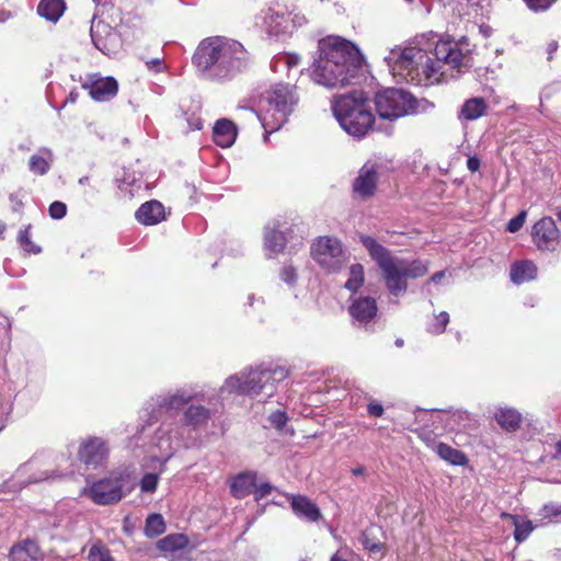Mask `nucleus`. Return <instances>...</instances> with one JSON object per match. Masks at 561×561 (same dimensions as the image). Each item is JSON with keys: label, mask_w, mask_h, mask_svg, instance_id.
<instances>
[{"label": "nucleus", "mask_w": 561, "mask_h": 561, "mask_svg": "<svg viewBox=\"0 0 561 561\" xmlns=\"http://www.w3.org/2000/svg\"><path fill=\"white\" fill-rule=\"evenodd\" d=\"M243 59L242 45L221 36L203 39L193 55V64L203 77L211 80L233 77L242 69Z\"/></svg>", "instance_id": "7ed1b4c3"}, {"label": "nucleus", "mask_w": 561, "mask_h": 561, "mask_svg": "<svg viewBox=\"0 0 561 561\" xmlns=\"http://www.w3.org/2000/svg\"><path fill=\"white\" fill-rule=\"evenodd\" d=\"M527 217V213L522 210L517 216L512 218L507 224V231L515 233L517 232L525 224Z\"/></svg>", "instance_id": "49530a36"}, {"label": "nucleus", "mask_w": 561, "mask_h": 561, "mask_svg": "<svg viewBox=\"0 0 561 561\" xmlns=\"http://www.w3.org/2000/svg\"><path fill=\"white\" fill-rule=\"evenodd\" d=\"M89 183V178L88 176H82L80 180H79V184L81 185H85Z\"/></svg>", "instance_id": "680f3d73"}, {"label": "nucleus", "mask_w": 561, "mask_h": 561, "mask_svg": "<svg viewBox=\"0 0 561 561\" xmlns=\"http://www.w3.org/2000/svg\"><path fill=\"white\" fill-rule=\"evenodd\" d=\"M559 221L561 222V213L558 214Z\"/></svg>", "instance_id": "774afa93"}, {"label": "nucleus", "mask_w": 561, "mask_h": 561, "mask_svg": "<svg viewBox=\"0 0 561 561\" xmlns=\"http://www.w3.org/2000/svg\"><path fill=\"white\" fill-rule=\"evenodd\" d=\"M379 119L396 121L402 116L416 114L427 108L428 102L416 100L402 89H386L375 96Z\"/></svg>", "instance_id": "1a4fd4ad"}, {"label": "nucleus", "mask_w": 561, "mask_h": 561, "mask_svg": "<svg viewBox=\"0 0 561 561\" xmlns=\"http://www.w3.org/2000/svg\"><path fill=\"white\" fill-rule=\"evenodd\" d=\"M272 490V486L268 483H262L259 486L255 485L253 492H255L260 497L267 495Z\"/></svg>", "instance_id": "5fc2aeb1"}, {"label": "nucleus", "mask_w": 561, "mask_h": 561, "mask_svg": "<svg viewBox=\"0 0 561 561\" xmlns=\"http://www.w3.org/2000/svg\"><path fill=\"white\" fill-rule=\"evenodd\" d=\"M38 461L36 458H32L27 462L19 467L13 476L12 482H7L5 486H13V492L20 491L23 486L30 483H36L39 481L47 480L49 478L47 471L35 472L37 469Z\"/></svg>", "instance_id": "a211bd4d"}, {"label": "nucleus", "mask_w": 561, "mask_h": 561, "mask_svg": "<svg viewBox=\"0 0 561 561\" xmlns=\"http://www.w3.org/2000/svg\"><path fill=\"white\" fill-rule=\"evenodd\" d=\"M136 219L146 226H153L165 219L164 206L156 201L144 203L135 214Z\"/></svg>", "instance_id": "4be33fe9"}, {"label": "nucleus", "mask_w": 561, "mask_h": 561, "mask_svg": "<svg viewBox=\"0 0 561 561\" xmlns=\"http://www.w3.org/2000/svg\"><path fill=\"white\" fill-rule=\"evenodd\" d=\"M531 241L542 252H554L560 243V230L556 221L545 216L536 221L530 231Z\"/></svg>", "instance_id": "2eb2a0df"}, {"label": "nucleus", "mask_w": 561, "mask_h": 561, "mask_svg": "<svg viewBox=\"0 0 561 561\" xmlns=\"http://www.w3.org/2000/svg\"><path fill=\"white\" fill-rule=\"evenodd\" d=\"M54 162V153L47 147H41L30 157L28 169L37 175H45L51 168Z\"/></svg>", "instance_id": "b1692460"}, {"label": "nucleus", "mask_w": 561, "mask_h": 561, "mask_svg": "<svg viewBox=\"0 0 561 561\" xmlns=\"http://www.w3.org/2000/svg\"><path fill=\"white\" fill-rule=\"evenodd\" d=\"M352 472L355 476L362 474L364 472V468H362V467L355 468V469H353Z\"/></svg>", "instance_id": "052dcab7"}, {"label": "nucleus", "mask_w": 561, "mask_h": 561, "mask_svg": "<svg viewBox=\"0 0 561 561\" xmlns=\"http://www.w3.org/2000/svg\"><path fill=\"white\" fill-rule=\"evenodd\" d=\"M557 450H558V454H560V455H561V442H560V443H558V445H557Z\"/></svg>", "instance_id": "69168bd1"}, {"label": "nucleus", "mask_w": 561, "mask_h": 561, "mask_svg": "<svg viewBox=\"0 0 561 561\" xmlns=\"http://www.w3.org/2000/svg\"><path fill=\"white\" fill-rule=\"evenodd\" d=\"M279 276L280 279L289 286H294L298 278L296 268L290 264H286L283 266Z\"/></svg>", "instance_id": "79ce46f5"}, {"label": "nucleus", "mask_w": 561, "mask_h": 561, "mask_svg": "<svg viewBox=\"0 0 561 561\" xmlns=\"http://www.w3.org/2000/svg\"><path fill=\"white\" fill-rule=\"evenodd\" d=\"M194 400H204V396L192 388H178L148 401L141 411V417L157 419L158 411L178 412Z\"/></svg>", "instance_id": "9d476101"}, {"label": "nucleus", "mask_w": 561, "mask_h": 561, "mask_svg": "<svg viewBox=\"0 0 561 561\" xmlns=\"http://www.w3.org/2000/svg\"><path fill=\"white\" fill-rule=\"evenodd\" d=\"M67 206L61 202H54L49 206V216L53 219H61L66 216Z\"/></svg>", "instance_id": "de8ad7c7"}, {"label": "nucleus", "mask_w": 561, "mask_h": 561, "mask_svg": "<svg viewBox=\"0 0 561 561\" xmlns=\"http://www.w3.org/2000/svg\"><path fill=\"white\" fill-rule=\"evenodd\" d=\"M108 455V447L100 437H89L82 440L79 448V458L85 465H102Z\"/></svg>", "instance_id": "6ab92c4d"}, {"label": "nucleus", "mask_w": 561, "mask_h": 561, "mask_svg": "<svg viewBox=\"0 0 561 561\" xmlns=\"http://www.w3.org/2000/svg\"><path fill=\"white\" fill-rule=\"evenodd\" d=\"M363 546L370 553H378L381 551V543L379 542H370L366 537L363 539Z\"/></svg>", "instance_id": "603ef678"}, {"label": "nucleus", "mask_w": 561, "mask_h": 561, "mask_svg": "<svg viewBox=\"0 0 561 561\" xmlns=\"http://www.w3.org/2000/svg\"><path fill=\"white\" fill-rule=\"evenodd\" d=\"M449 322V314L445 311L435 316L434 320L428 324V331L434 334L443 333Z\"/></svg>", "instance_id": "ea45409f"}, {"label": "nucleus", "mask_w": 561, "mask_h": 561, "mask_svg": "<svg viewBox=\"0 0 561 561\" xmlns=\"http://www.w3.org/2000/svg\"><path fill=\"white\" fill-rule=\"evenodd\" d=\"M188 545V539L182 534L168 535L157 542L159 550L168 553L175 552L185 548Z\"/></svg>", "instance_id": "72a5a7b5"}, {"label": "nucleus", "mask_w": 561, "mask_h": 561, "mask_svg": "<svg viewBox=\"0 0 561 561\" xmlns=\"http://www.w3.org/2000/svg\"><path fill=\"white\" fill-rule=\"evenodd\" d=\"M288 371L284 367L256 366L241 370L228 377L219 389L221 401L230 400L233 396H257L264 389H274L275 382L284 380Z\"/></svg>", "instance_id": "39448f33"}, {"label": "nucleus", "mask_w": 561, "mask_h": 561, "mask_svg": "<svg viewBox=\"0 0 561 561\" xmlns=\"http://www.w3.org/2000/svg\"><path fill=\"white\" fill-rule=\"evenodd\" d=\"M300 62V58L298 55L295 54H287L284 56H280L276 64L277 66L286 67L288 70L296 68Z\"/></svg>", "instance_id": "a18cd8bd"}, {"label": "nucleus", "mask_w": 561, "mask_h": 561, "mask_svg": "<svg viewBox=\"0 0 561 561\" xmlns=\"http://www.w3.org/2000/svg\"><path fill=\"white\" fill-rule=\"evenodd\" d=\"M82 88L96 102H106L113 99L118 91V84L114 78L101 77L99 75L88 76L82 83Z\"/></svg>", "instance_id": "f3484780"}, {"label": "nucleus", "mask_w": 561, "mask_h": 561, "mask_svg": "<svg viewBox=\"0 0 561 561\" xmlns=\"http://www.w3.org/2000/svg\"><path fill=\"white\" fill-rule=\"evenodd\" d=\"M363 56L352 43L340 37L319 42V57L311 70L312 80L329 89L347 85L363 66Z\"/></svg>", "instance_id": "f257e3e1"}, {"label": "nucleus", "mask_w": 561, "mask_h": 561, "mask_svg": "<svg viewBox=\"0 0 561 561\" xmlns=\"http://www.w3.org/2000/svg\"><path fill=\"white\" fill-rule=\"evenodd\" d=\"M254 299H255V298H254V296H253V295H250V296L248 297V301H249V305H250V306H252V305H253Z\"/></svg>", "instance_id": "0e129e2a"}, {"label": "nucleus", "mask_w": 561, "mask_h": 561, "mask_svg": "<svg viewBox=\"0 0 561 561\" xmlns=\"http://www.w3.org/2000/svg\"><path fill=\"white\" fill-rule=\"evenodd\" d=\"M195 128H196V129H201V128H202V123H201V122H198V123L195 125Z\"/></svg>", "instance_id": "338daca9"}, {"label": "nucleus", "mask_w": 561, "mask_h": 561, "mask_svg": "<svg viewBox=\"0 0 561 561\" xmlns=\"http://www.w3.org/2000/svg\"><path fill=\"white\" fill-rule=\"evenodd\" d=\"M7 226L4 222L0 221V237L2 238L3 232L5 231Z\"/></svg>", "instance_id": "e2e57ef3"}, {"label": "nucleus", "mask_w": 561, "mask_h": 561, "mask_svg": "<svg viewBox=\"0 0 561 561\" xmlns=\"http://www.w3.org/2000/svg\"><path fill=\"white\" fill-rule=\"evenodd\" d=\"M213 138L217 146L221 148L231 147L237 138V127L230 119H218L213 128Z\"/></svg>", "instance_id": "5701e85b"}, {"label": "nucleus", "mask_w": 561, "mask_h": 561, "mask_svg": "<svg viewBox=\"0 0 561 561\" xmlns=\"http://www.w3.org/2000/svg\"><path fill=\"white\" fill-rule=\"evenodd\" d=\"M467 167L471 172H476L480 168V160L477 157H470L467 161Z\"/></svg>", "instance_id": "6e6d98bb"}, {"label": "nucleus", "mask_w": 561, "mask_h": 561, "mask_svg": "<svg viewBox=\"0 0 561 561\" xmlns=\"http://www.w3.org/2000/svg\"><path fill=\"white\" fill-rule=\"evenodd\" d=\"M210 410L201 404L188 405L179 423L162 424L156 433L154 444L160 451L159 456H153L152 461L157 462L160 471L163 470L165 462L171 458L176 447L184 438L187 427L197 428L208 422Z\"/></svg>", "instance_id": "423d86ee"}, {"label": "nucleus", "mask_w": 561, "mask_h": 561, "mask_svg": "<svg viewBox=\"0 0 561 561\" xmlns=\"http://www.w3.org/2000/svg\"><path fill=\"white\" fill-rule=\"evenodd\" d=\"M368 414L379 417L383 414V407L378 402H370L367 407Z\"/></svg>", "instance_id": "3c124183"}, {"label": "nucleus", "mask_w": 561, "mask_h": 561, "mask_svg": "<svg viewBox=\"0 0 561 561\" xmlns=\"http://www.w3.org/2000/svg\"><path fill=\"white\" fill-rule=\"evenodd\" d=\"M556 0H524L526 5L535 12L545 11L551 7Z\"/></svg>", "instance_id": "09e8293b"}, {"label": "nucleus", "mask_w": 561, "mask_h": 561, "mask_svg": "<svg viewBox=\"0 0 561 561\" xmlns=\"http://www.w3.org/2000/svg\"><path fill=\"white\" fill-rule=\"evenodd\" d=\"M64 11V0H42L37 7L38 14L51 22L58 21Z\"/></svg>", "instance_id": "473e14b6"}, {"label": "nucleus", "mask_w": 561, "mask_h": 561, "mask_svg": "<svg viewBox=\"0 0 561 561\" xmlns=\"http://www.w3.org/2000/svg\"><path fill=\"white\" fill-rule=\"evenodd\" d=\"M298 101L296 88L291 84L277 83L262 94L259 118L266 134L287 123Z\"/></svg>", "instance_id": "6e6552de"}, {"label": "nucleus", "mask_w": 561, "mask_h": 561, "mask_svg": "<svg viewBox=\"0 0 561 561\" xmlns=\"http://www.w3.org/2000/svg\"><path fill=\"white\" fill-rule=\"evenodd\" d=\"M146 66L149 70L154 71V72H160L163 70V64H162L161 59H159V58L148 60L146 62Z\"/></svg>", "instance_id": "864d4df0"}, {"label": "nucleus", "mask_w": 561, "mask_h": 561, "mask_svg": "<svg viewBox=\"0 0 561 561\" xmlns=\"http://www.w3.org/2000/svg\"><path fill=\"white\" fill-rule=\"evenodd\" d=\"M488 105L483 98H472L465 102L461 107L460 115L467 121H474L483 116Z\"/></svg>", "instance_id": "2f4dec72"}, {"label": "nucleus", "mask_w": 561, "mask_h": 561, "mask_svg": "<svg viewBox=\"0 0 561 561\" xmlns=\"http://www.w3.org/2000/svg\"><path fill=\"white\" fill-rule=\"evenodd\" d=\"M360 242L377 263L387 289L394 297L407 293L408 278H419L428 272V262L394 256L373 237L360 236Z\"/></svg>", "instance_id": "20e7f679"}, {"label": "nucleus", "mask_w": 561, "mask_h": 561, "mask_svg": "<svg viewBox=\"0 0 561 561\" xmlns=\"http://www.w3.org/2000/svg\"><path fill=\"white\" fill-rule=\"evenodd\" d=\"M313 260L327 272L340 271L347 262L341 241L333 237H319L311 245Z\"/></svg>", "instance_id": "9b49d317"}, {"label": "nucleus", "mask_w": 561, "mask_h": 561, "mask_svg": "<svg viewBox=\"0 0 561 561\" xmlns=\"http://www.w3.org/2000/svg\"><path fill=\"white\" fill-rule=\"evenodd\" d=\"M537 276V266L531 261H520L511 268V279L515 284H522L535 279Z\"/></svg>", "instance_id": "c756f323"}, {"label": "nucleus", "mask_w": 561, "mask_h": 561, "mask_svg": "<svg viewBox=\"0 0 561 561\" xmlns=\"http://www.w3.org/2000/svg\"><path fill=\"white\" fill-rule=\"evenodd\" d=\"M545 517H552L561 515V504L551 503L542 508Z\"/></svg>", "instance_id": "8fccbe9b"}, {"label": "nucleus", "mask_w": 561, "mask_h": 561, "mask_svg": "<svg viewBox=\"0 0 561 561\" xmlns=\"http://www.w3.org/2000/svg\"><path fill=\"white\" fill-rule=\"evenodd\" d=\"M90 35L94 46L107 56L116 55L122 47V39L107 23L96 20L94 15L91 22Z\"/></svg>", "instance_id": "dca6fc26"}, {"label": "nucleus", "mask_w": 561, "mask_h": 561, "mask_svg": "<svg viewBox=\"0 0 561 561\" xmlns=\"http://www.w3.org/2000/svg\"><path fill=\"white\" fill-rule=\"evenodd\" d=\"M423 48L405 46L392 48L385 57V61L394 78L411 83L412 71L423 59Z\"/></svg>", "instance_id": "f8f14e48"}, {"label": "nucleus", "mask_w": 561, "mask_h": 561, "mask_svg": "<svg viewBox=\"0 0 561 561\" xmlns=\"http://www.w3.org/2000/svg\"><path fill=\"white\" fill-rule=\"evenodd\" d=\"M494 419L504 431L512 433L519 428L523 416L514 408H500L495 412Z\"/></svg>", "instance_id": "cd10ccee"}, {"label": "nucleus", "mask_w": 561, "mask_h": 561, "mask_svg": "<svg viewBox=\"0 0 561 561\" xmlns=\"http://www.w3.org/2000/svg\"><path fill=\"white\" fill-rule=\"evenodd\" d=\"M286 245V238L282 231L274 226H267L264 231V250L267 257H273L283 252Z\"/></svg>", "instance_id": "393cba45"}, {"label": "nucleus", "mask_w": 561, "mask_h": 561, "mask_svg": "<svg viewBox=\"0 0 561 561\" xmlns=\"http://www.w3.org/2000/svg\"><path fill=\"white\" fill-rule=\"evenodd\" d=\"M268 421L272 426H274L277 430H280L286 425L288 416L286 412L277 410L270 414Z\"/></svg>", "instance_id": "c03bdc74"}, {"label": "nucleus", "mask_w": 561, "mask_h": 561, "mask_svg": "<svg viewBox=\"0 0 561 561\" xmlns=\"http://www.w3.org/2000/svg\"><path fill=\"white\" fill-rule=\"evenodd\" d=\"M165 530V525L160 514H151L147 517L145 534L147 537H156Z\"/></svg>", "instance_id": "4c0bfd02"}, {"label": "nucleus", "mask_w": 561, "mask_h": 561, "mask_svg": "<svg viewBox=\"0 0 561 561\" xmlns=\"http://www.w3.org/2000/svg\"><path fill=\"white\" fill-rule=\"evenodd\" d=\"M291 508L294 513L309 522H316L320 517V511L314 503L301 495L291 497Z\"/></svg>", "instance_id": "bb28decb"}, {"label": "nucleus", "mask_w": 561, "mask_h": 561, "mask_svg": "<svg viewBox=\"0 0 561 561\" xmlns=\"http://www.w3.org/2000/svg\"><path fill=\"white\" fill-rule=\"evenodd\" d=\"M435 451L442 459L451 465L461 466L465 465L467 461L466 456L461 451L450 447L445 443L437 444L435 447Z\"/></svg>", "instance_id": "f704fd0d"}, {"label": "nucleus", "mask_w": 561, "mask_h": 561, "mask_svg": "<svg viewBox=\"0 0 561 561\" xmlns=\"http://www.w3.org/2000/svg\"><path fill=\"white\" fill-rule=\"evenodd\" d=\"M445 275H446V273H445L444 271H442V272H437V273H435V274L431 277L430 282L435 283V284H438V283H440V282H442V279L445 277Z\"/></svg>", "instance_id": "bf43d9fd"}, {"label": "nucleus", "mask_w": 561, "mask_h": 561, "mask_svg": "<svg viewBox=\"0 0 561 561\" xmlns=\"http://www.w3.org/2000/svg\"><path fill=\"white\" fill-rule=\"evenodd\" d=\"M365 273L364 266L359 263L353 264L348 271V278L345 283V288L350 291H357L364 284Z\"/></svg>", "instance_id": "c9c22d12"}, {"label": "nucleus", "mask_w": 561, "mask_h": 561, "mask_svg": "<svg viewBox=\"0 0 561 561\" xmlns=\"http://www.w3.org/2000/svg\"><path fill=\"white\" fill-rule=\"evenodd\" d=\"M377 302L369 296H358L352 299L348 311L358 324L370 322L377 314Z\"/></svg>", "instance_id": "aec40b11"}, {"label": "nucleus", "mask_w": 561, "mask_h": 561, "mask_svg": "<svg viewBox=\"0 0 561 561\" xmlns=\"http://www.w3.org/2000/svg\"><path fill=\"white\" fill-rule=\"evenodd\" d=\"M31 226L28 225L19 232V243L21 248L28 254H39L42 249L31 240Z\"/></svg>", "instance_id": "58836bf2"}, {"label": "nucleus", "mask_w": 561, "mask_h": 561, "mask_svg": "<svg viewBox=\"0 0 561 561\" xmlns=\"http://www.w3.org/2000/svg\"><path fill=\"white\" fill-rule=\"evenodd\" d=\"M127 479L123 474L112 473L91 484L84 493L99 505H108L118 502L123 497V489Z\"/></svg>", "instance_id": "4468645a"}, {"label": "nucleus", "mask_w": 561, "mask_h": 561, "mask_svg": "<svg viewBox=\"0 0 561 561\" xmlns=\"http://www.w3.org/2000/svg\"><path fill=\"white\" fill-rule=\"evenodd\" d=\"M558 49V43L552 41L547 46L548 58L551 59L552 54Z\"/></svg>", "instance_id": "13d9d810"}, {"label": "nucleus", "mask_w": 561, "mask_h": 561, "mask_svg": "<svg viewBox=\"0 0 561 561\" xmlns=\"http://www.w3.org/2000/svg\"><path fill=\"white\" fill-rule=\"evenodd\" d=\"M501 517L514 527V537L518 542L526 540L534 530L531 522L522 516L503 513Z\"/></svg>", "instance_id": "7c9ffc66"}, {"label": "nucleus", "mask_w": 561, "mask_h": 561, "mask_svg": "<svg viewBox=\"0 0 561 561\" xmlns=\"http://www.w3.org/2000/svg\"><path fill=\"white\" fill-rule=\"evenodd\" d=\"M433 37L434 56L432 58L426 49L423 48V60L419 61L412 71L411 83L415 85H432L439 83L447 78L445 67L457 69L461 72L472 62V48L467 38L459 41L450 38L435 39Z\"/></svg>", "instance_id": "f03ea898"}, {"label": "nucleus", "mask_w": 561, "mask_h": 561, "mask_svg": "<svg viewBox=\"0 0 561 561\" xmlns=\"http://www.w3.org/2000/svg\"><path fill=\"white\" fill-rule=\"evenodd\" d=\"M157 473H147L140 481V489L142 492H153L158 484Z\"/></svg>", "instance_id": "37998d69"}, {"label": "nucleus", "mask_w": 561, "mask_h": 561, "mask_svg": "<svg viewBox=\"0 0 561 561\" xmlns=\"http://www.w3.org/2000/svg\"><path fill=\"white\" fill-rule=\"evenodd\" d=\"M259 19L261 27L271 37L290 33L295 27L306 23L305 16L298 14L291 16V12L285 9L270 8Z\"/></svg>", "instance_id": "ddd939ff"}, {"label": "nucleus", "mask_w": 561, "mask_h": 561, "mask_svg": "<svg viewBox=\"0 0 561 561\" xmlns=\"http://www.w3.org/2000/svg\"><path fill=\"white\" fill-rule=\"evenodd\" d=\"M256 476L253 472H245L237 476L231 484L230 490L233 496L242 499L251 493L255 489Z\"/></svg>", "instance_id": "c85d7f7f"}, {"label": "nucleus", "mask_w": 561, "mask_h": 561, "mask_svg": "<svg viewBox=\"0 0 561 561\" xmlns=\"http://www.w3.org/2000/svg\"><path fill=\"white\" fill-rule=\"evenodd\" d=\"M378 182V172L375 164H364L356 176L353 188L360 197H369L374 194Z\"/></svg>", "instance_id": "412c9836"}, {"label": "nucleus", "mask_w": 561, "mask_h": 561, "mask_svg": "<svg viewBox=\"0 0 561 561\" xmlns=\"http://www.w3.org/2000/svg\"><path fill=\"white\" fill-rule=\"evenodd\" d=\"M87 558L89 561H115L108 548L99 540L90 543Z\"/></svg>", "instance_id": "e433bc0d"}, {"label": "nucleus", "mask_w": 561, "mask_h": 561, "mask_svg": "<svg viewBox=\"0 0 561 561\" xmlns=\"http://www.w3.org/2000/svg\"><path fill=\"white\" fill-rule=\"evenodd\" d=\"M331 561H362L360 557L347 547L339 549L332 557Z\"/></svg>", "instance_id": "a19ab883"}, {"label": "nucleus", "mask_w": 561, "mask_h": 561, "mask_svg": "<svg viewBox=\"0 0 561 561\" xmlns=\"http://www.w3.org/2000/svg\"><path fill=\"white\" fill-rule=\"evenodd\" d=\"M11 561H43V553L34 541H24L11 549Z\"/></svg>", "instance_id": "a878e982"}, {"label": "nucleus", "mask_w": 561, "mask_h": 561, "mask_svg": "<svg viewBox=\"0 0 561 561\" xmlns=\"http://www.w3.org/2000/svg\"><path fill=\"white\" fill-rule=\"evenodd\" d=\"M332 111L340 126L357 138L364 137L376 124L363 91L334 98Z\"/></svg>", "instance_id": "0eeeda50"}, {"label": "nucleus", "mask_w": 561, "mask_h": 561, "mask_svg": "<svg viewBox=\"0 0 561 561\" xmlns=\"http://www.w3.org/2000/svg\"><path fill=\"white\" fill-rule=\"evenodd\" d=\"M10 201L14 204L13 210H18L19 208L22 207V201H21V198L19 197L18 194H11L10 195Z\"/></svg>", "instance_id": "4d7b16f0"}]
</instances>
